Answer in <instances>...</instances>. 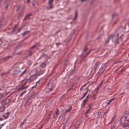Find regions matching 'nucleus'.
I'll return each instance as SVG.
<instances>
[{
	"mask_svg": "<svg viewBox=\"0 0 129 129\" xmlns=\"http://www.w3.org/2000/svg\"><path fill=\"white\" fill-rule=\"evenodd\" d=\"M24 83L22 84H21L23 85L24 86H26L27 87V88L28 87V86L27 85V82H26V81H24Z\"/></svg>",
	"mask_w": 129,
	"mask_h": 129,
	"instance_id": "nucleus-25",
	"label": "nucleus"
},
{
	"mask_svg": "<svg viewBox=\"0 0 129 129\" xmlns=\"http://www.w3.org/2000/svg\"><path fill=\"white\" fill-rule=\"evenodd\" d=\"M69 56H68L67 57V59L66 60V61H67L69 59Z\"/></svg>",
	"mask_w": 129,
	"mask_h": 129,
	"instance_id": "nucleus-60",
	"label": "nucleus"
},
{
	"mask_svg": "<svg viewBox=\"0 0 129 129\" xmlns=\"http://www.w3.org/2000/svg\"><path fill=\"white\" fill-rule=\"evenodd\" d=\"M92 108H91L90 107H89L85 114H86V113H88L89 112V111H90L92 109Z\"/></svg>",
	"mask_w": 129,
	"mask_h": 129,
	"instance_id": "nucleus-33",
	"label": "nucleus"
},
{
	"mask_svg": "<svg viewBox=\"0 0 129 129\" xmlns=\"http://www.w3.org/2000/svg\"><path fill=\"white\" fill-rule=\"evenodd\" d=\"M41 79H42V78H40V79H39V80L38 81H37V82H36V83H38V82H39L40 81H41Z\"/></svg>",
	"mask_w": 129,
	"mask_h": 129,
	"instance_id": "nucleus-50",
	"label": "nucleus"
},
{
	"mask_svg": "<svg viewBox=\"0 0 129 129\" xmlns=\"http://www.w3.org/2000/svg\"><path fill=\"white\" fill-rule=\"evenodd\" d=\"M17 90L21 91L24 89L27 88V87L26 86H24L21 84L19 87H17Z\"/></svg>",
	"mask_w": 129,
	"mask_h": 129,
	"instance_id": "nucleus-5",
	"label": "nucleus"
},
{
	"mask_svg": "<svg viewBox=\"0 0 129 129\" xmlns=\"http://www.w3.org/2000/svg\"><path fill=\"white\" fill-rule=\"evenodd\" d=\"M29 17L31 15V14H28V15H27Z\"/></svg>",
	"mask_w": 129,
	"mask_h": 129,
	"instance_id": "nucleus-61",
	"label": "nucleus"
},
{
	"mask_svg": "<svg viewBox=\"0 0 129 129\" xmlns=\"http://www.w3.org/2000/svg\"><path fill=\"white\" fill-rule=\"evenodd\" d=\"M118 119H116V120L115 121L113 125H112L110 129H114L115 127L116 124L118 122Z\"/></svg>",
	"mask_w": 129,
	"mask_h": 129,
	"instance_id": "nucleus-9",
	"label": "nucleus"
},
{
	"mask_svg": "<svg viewBox=\"0 0 129 129\" xmlns=\"http://www.w3.org/2000/svg\"><path fill=\"white\" fill-rule=\"evenodd\" d=\"M10 57H11L10 56H7L5 58V59H9Z\"/></svg>",
	"mask_w": 129,
	"mask_h": 129,
	"instance_id": "nucleus-39",
	"label": "nucleus"
},
{
	"mask_svg": "<svg viewBox=\"0 0 129 129\" xmlns=\"http://www.w3.org/2000/svg\"><path fill=\"white\" fill-rule=\"evenodd\" d=\"M3 119L2 118V117H0V121H2V120H3Z\"/></svg>",
	"mask_w": 129,
	"mask_h": 129,
	"instance_id": "nucleus-54",
	"label": "nucleus"
},
{
	"mask_svg": "<svg viewBox=\"0 0 129 129\" xmlns=\"http://www.w3.org/2000/svg\"><path fill=\"white\" fill-rule=\"evenodd\" d=\"M4 125V123H3L0 125V128H1Z\"/></svg>",
	"mask_w": 129,
	"mask_h": 129,
	"instance_id": "nucleus-46",
	"label": "nucleus"
},
{
	"mask_svg": "<svg viewBox=\"0 0 129 129\" xmlns=\"http://www.w3.org/2000/svg\"><path fill=\"white\" fill-rule=\"evenodd\" d=\"M46 66V64L45 62H43L41 64L40 66V67H44Z\"/></svg>",
	"mask_w": 129,
	"mask_h": 129,
	"instance_id": "nucleus-21",
	"label": "nucleus"
},
{
	"mask_svg": "<svg viewBox=\"0 0 129 129\" xmlns=\"http://www.w3.org/2000/svg\"><path fill=\"white\" fill-rule=\"evenodd\" d=\"M107 66V65L106 63L103 64L101 66V68H102L103 69L105 70Z\"/></svg>",
	"mask_w": 129,
	"mask_h": 129,
	"instance_id": "nucleus-18",
	"label": "nucleus"
},
{
	"mask_svg": "<svg viewBox=\"0 0 129 129\" xmlns=\"http://www.w3.org/2000/svg\"><path fill=\"white\" fill-rule=\"evenodd\" d=\"M129 112L128 111H125L124 112L121 118V124H122L124 123L125 120H127L126 119L127 118Z\"/></svg>",
	"mask_w": 129,
	"mask_h": 129,
	"instance_id": "nucleus-1",
	"label": "nucleus"
},
{
	"mask_svg": "<svg viewBox=\"0 0 129 129\" xmlns=\"http://www.w3.org/2000/svg\"><path fill=\"white\" fill-rule=\"evenodd\" d=\"M62 129H64V125L62 126Z\"/></svg>",
	"mask_w": 129,
	"mask_h": 129,
	"instance_id": "nucleus-63",
	"label": "nucleus"
},
{
	"mask_svg": "<svg viewBox=\"0 0 129 129\" xmlns=\"http://www.w3.org/2000/svg\"><path fill=\"white\" fill-rule=\"evenodd\" d=\"M36 45H34L33 46H32L30 48V49H33L35 47H36Z\"/></svg>",
	"mask_w": 129,
	"mask_h": 129,
	"instance_id": "nucleus-45",
	"label": "nucleus"
},
{
	"mask_svg": "<svg viewBox=\"0 0 129 129\" xmlns=\"http://www.w3.org/2000/svg\"><path fill=\"white\" fill-rule=\"evenodd\" d=\"M23 16L22 14V13H20L19 15L18 16L17 18L18 19H20Z\"/></svg>",
	"mask_w": 129,
	"mask_h": 129,
	"instance_id": "nucleus-23",
	"label": "nucleus"
},
{
	"mask_svg": "<svg viewBox=\"0 0 129 129\" xmlns=\"http://www.w3.org/2000/svg\"><path fill=\"white\" fill-rule=\"evenodd\" d=\"M93 104L92 103H90L88 104V106L89 107H90L91 108H92V106H93Z\"/></svg>",
	"mask_w": 129,
	"mask_h": 129,
	"instance_id": "nucleus-41",
	"label": "nucleus"
},
{
	"mask_svg": "<svg viewBox=\"0 0 129 129\" xmlns=\"http://www.w3.org/2000/svg\"><path fill=\"white\" fill-rule=\"evenodd\" d=\"M37 78V76L34 74L31 76L27 80L29 82H30L31 81H33L34 79H36Z\"/></svg>",
	"mask_w": 129,
	"mask_h": 129,
	"instance_id": "nucleus-4",
	"label": "nucleus"
},
{
	"mask_svg": "<svg viewBox=\"0 0 129 129\" xmlns=\"http://www.w3.org/2000/svg\"><path fill=\"white\" fill-rule=\"evenodd\" d=\"M48 89L49 90V91H51L52 90V88H49Z\"/></svg>",
	"mask_w": 129,
	"mask_h": 129,
	"instance_id": "nucleus-53",
	"label": "nucleus"
},
{
	"mask_svg": "<svg viewBox=\"0 0 129 129\" xmlns=\"http://www.w3.org/2000/svg\"><path fill=\"white\" fill-rule=\"evenodd\" d=\"M52 5H50L49 7L47 8L48 9H51L52 8Z\"/></svg>",
	"mask_w": 129,
	"mask_h": 129,
	"instance_id": "nucleus-35",
	"label": "nucleus"
},
{
	"mask_svg": "<svg viewBox=\"0 0 129 129\" xmlns=\"http://www.w3.org/2000/svg\"><path fill=\"white\" fill-rule=\"evenodd\" d=\"M29 18V17L27 15H26L25 17L24 20H27Z\"/></svg>",
	"mask_w": 129,
	"mask_h": 129,
	"instance_id": "nucleus-36",
	"label": "nucleus"
},
{
	"mask_svg": "<svg viewBox=\"0 0 129 129\" xmlns=\"http://www.w3.org/2000/svg\"><path fill=\"white\" fill-rule=\"evenodd\" d=\"M89 90V89H87V91H86V92H85V93H84L86 95V94H87V92Z\"/></svg>",
	"mask_w": 129,
	"mask_h": 129,
	"instance_id": "nucleus-47",
	"label": "nucleus"
},
{
	"mask_svg": "<svg viewBox=\"0 0 129 129\" xmlns=\"http://www.w3.org/2000/svg\"><path fill=\"white\" fill-rule=\"evenodd\" d=\"M75 16L74 18H73V20H74L78 16V12L77 11H76L75 13Z\"/></svg>",
	"mask_w": 129,
	"mask_h": 129,
	"instance_id": "nucleus-17",
	"label": "nucleus"
},
{
	"mask_svg": "<svg viewBox=\"0 0 129 129\" xmlns=\"http://www.w3.org/2000/svg\"><path fill=\"white\" fill-rule=\"evenodd\" d=\"M13 73L12 75H15L18 74L21 71L19 67H16L14 68L12 70Z\"/></svg>",
	"mask_w": 129,
	"mask_h": 129,
	"instance_id": "nucleus-3",
	"label": "nucleus"
},
{
	"mask_svg": "<svg viewBox=\"0 0 129 129\" xmlns=\"http://www.w3.org/2000/svg\"><path fill=\"white\" fill-rule=\"evenodd\" d=\"M9 72H6L5 73H1V76H2L3 75H5L6 76V75L8 73H9Z\"/></svg>",
	"mask_w": 129,
	"mask_h": 129,
	"instance_id": "nucleus-30",
	"label": "nucleus"
},
{
	"mask_svg": "<svg viewBox=\"0 0 129 129\" xmlns=\"http://www.w3.org/2000/svg\"><path fill=\"white\" fill-rule=\"evenodd\" d=\"M2 97V94H0V99H1Z\"/></svg>",
	"mask_w": 129,
	"mask_h": 129,
	"instance_id": "nucleus-57",
	"label": "nucleus"
},
{
	"mask_svg": "<svg viewBox=\"0 0 129 129\" xmlns=\"http://www.w3.org/2000/svg\"><path fill=\"white\" fill-rule=\"evenodd\" d=\"M115 14H113L112 15V18H113V17H114V16H115Z\"/></svg>",
	"mask_w": 129,
	"mask_h": 129,
	"instance_id": "nucleus-64",
	"label": "nucleus"
},
{
	"mask_svg": "<svg viewBox=\"0 0 129 129\" xmlns=\"http://www.w3.org/2000/svg\"><path fill=\"white\" fill-rule=\"evenodd\" d=\"M60 43H57L56 44V46H58L60 44Z\"/></svg>",
	"mask_w": 129,
	"mask_h": 129,
	"instance_id": "nucleus-52",
	"label": "nucleus"
},
{
	"mask_svg": "<svg viewBox=\"0 0 129 129\" xmlns=\"http://www.w3.org/2000/svg\"><path fill=\"white\" fill-rule=\"evenodd\" d=\"M5 10H7L8 9V7L9 6V4L7 3H6L5 4Z\"/></svg>",
	"mask_w": 129,
	"mask_h": 129,
	"instance_id": "nucleus-24",
	"label": "nucleus"
},
{
	"mask_svg": "<svg viewBox=\"0 0 129 129\" xmlns=\"http://www.w3.org/2000/svg\"><path fill=\"white\" fill-rule=\"evenodd\" d=\"M16 29H15V28H14L12 30V31H11L12 33H13L14 32H15V31Z\"/></svg>",
	"mask_w": 129,
	"mask_h": 129,
	"instance_id": "nucleus-44",
	"label": "nucleus"
},
{
	"mask_svg": "<svg viewBox=\"0 0 129 129\" xmlns=\"http://www.w3.org/2000/svg\"><path fill=\"white\" fill-rule=\"evenodd\" d=\"M85 96H86V95L84 93H83V95L80 98V99H82Z\"/></svg>",
	"mask_w": 129,
	"mask_h": 129,
	"instance_id": "nucleus-40",
	"label": "nucleus"
},
{
	"mask_svg": "<svg viewBox=\"0 0 129 129\" xmlns=\"http://www.w3.org/2000/svg\"><path fill=\"white\" fill-rule=\"evenodd\" d=\"M26 90H25V91H23L22 92H21L20 95V96H22V95H24V94L25 93H26Z\"/></svg>",
	"mask_w": 129,
	"mask_h": 129,
	"instance_id": "nucleus-28",
	"label": "nucleus"
},
{
	"mask_svg": "<svg viewBox=\"0 0 129 129\" xmlns=\"http://www.w3.org/2000/svg\"><path fill=\"white\" fill-rule=\"evenodd\" d=\"M45 72L44 70H40V71L39 72V73L37 75V76H39L43 74Z\"/></svg>",
	"mask_w": 129,
	"mask_h": 129,
	"instance_id": "nucleus-14",
	"label": "nucleus"
},
{
	"mask_svg": "<svg viewBox=\"0 0 129 129\" xmlns=\"http://www.w3.org/2000/svg\"><path fill=\"white\" fill-rule=\"evenodd\" d=\"M21 29H22L21 28H19L17 32L18 33L21 30Z\"/></svg>",
	"mask_w": 129,
	"mask_h": 129,
	"instance_id": "nucleus-48",
	"label": "nucleus"
},
{
	"mask_svg": "<svg viewBox=\"0 0 129 129\" xmlns=\"http://www.w3.org/2000/svg\"><path fill=\"white\" fill-rule=\"evenodd\" d=\"M100 64V61H98L96 62L94 64V66L93 70L94 72H95L96 70L98 67H99V65Z\"/></svg>",
	"mask_w": 129,
	"mask_h": 129,
	"instance_id": "nucleus-7",
	"label": "nucleus"
},
{
	"mask_svg": "<svg viewBox=\"0 0 129 129\" xmlns=\"http://www.w3.org/2000/svg\"><path fill=\"white\" fill-rule=\"evenodd\" d=\"M30 31H24L23 33H22V36H24V35L25 34H27L29 33Z\"/></svg>",
	"mask_w": 129,
	"mask_h": 129,
	"instance_id": "nucleus-19",
	"label": "nucleus"
},
{
	"mask_svg": "<svg viewBox=\"0 0 129 129\" xmlns=\"http://www.w3.org/2000/svg\"><path fill=\"white\" fill-rule=\"evenodd\" d=\"M115 117H114L112 119L111 121H113L115 119Z\"/></svg>",
	"mask_w": 129,
	"mask_h": 129,
	"instance_id": "nucleus-56",
	"label": "nucleus"
},
{
	"mask_svg": "<svg viewBox=\"0 0 129 129\" xmlns=\"http://www.w3.org/2000/svg\"><path fill=\"white\" fill-rule=\"evenodd\" d=\"M69 121L70 120L69 119H68L67 121H66V122H65V123H66L65 125H68V124L69 123Z\"/></svg>",
	"mask_w": 129,
	"mask_h": 129,
	"instance_id": "nucleus-27",
	"label": "nucleus"
},
{
	"mask_svg": "<svg viewBox=\"0 0 129 129\" xmlns=\"http://www.w3.org/2000/svg\"><path fill=\"white\" fill-rule=\"evenodd\" d=\"M58 112V109H57V110L55 112V114H56V116H57V113Z\"/></svg>",
	"mask_w": 129,
	"mask_h": 129,
	"instance_id": "nucleus-51",
	"label": "nucleus"
},
{
	"mask_svg": "<svg viewBox=\"0 0 129 129\" xmlns=\"http://www.w3.org/2000/svg\"><path fill=\"white\" fill-rule=\"evenodd\" d=\"M67 108H68L67 109V110H66L65 112L66 113H68L70 111H71L72 109L71 106H67Z\"/></svg>",
	"mask_w": 129,
	"mask_h": 129,
	"instance_id": "nucleus-12",
	"label": "nucleus"
},
{
	"mask_svg": "<svg viewBox=\"0 0 129 129\" xmlns=\"http://www.w3.org/2000/svg\"><path fill=\"white\" fill-rule=\"evenodd\" d=\"M53 0H49L48 2V3L50 5H52V3L53 2Z\"/></svg>",
	"mask_w": 129,
	"mask_h": 129,
	"instance_id": "nucleus-29",
	"label": "nucleus"
},
{
	"mask_svg": "<svg viewBox=\"0 0 129 129\" xmlns=\"http://www.w3.org/2000/svg\"><path fill=\"white\" fill-rule=\"evenodd\" d=\"M6 115H3V117H4L6 118H7L8 117H6Z\"/></svg>",
	"mask_w": 129,
	"mask_h": 129,
	"instance_id": "nucleus-58",
	"label": "nucleus"
},
{
	"mask_svg": "<svg viewBox=\"0 0 129 129\" xmlns=\"http://www.w3.org/2000/svg\"><path fill=\"white\" fill-rule=\"evenodd\" d=\"M124 123H123L122 124H121V123H120V125H123V128H124L125 127H126L127 126H128L129 125V123H128V120H125V121L124 122Z\"/></svg>",
	"mask_w": 129,
	"mask_h": 129,
	"instance_id": "nucleus-10",
	"label": "nucleus"
},
{
	"mask_svg": "<svg viewBox=\"0 0 129 129\" xmlns=\"http://www.w3.org/2000/svg\"><path fill=\"white\" fill-rule=\"evenodd\" d=\"M56 114L55 113L53 115V117L54 118H55V117H56Z\"/></svg>",
	"mask_w": 129,
	"mask_h": 129,
	"instance_id": "nucleus-59",
	"label": "nucleus"
},
{
	"mask_svg": "<svg viewBox=\"0 0 129 129\" xmlns=\"http://www.w3.org/2000/svg\"><path fill=\"white\" fill-rule=\"evenodd\" d=\"M27 70V68H26L25 70L20 74L19 76L20 77H22L26 73V71Z\"/></svg>",
	"mask_w": 129,
	"mask_h": 129,
	"instance_id": "nucleus-15",
	"label": "nucleus"
},
{
	"mask_svg": "<svg viewBox=\"0 0 129 129\" xmlns=\"http://www.w3.org/2000/svg\"><path fill=\"white\" fill-rule=\"evenodd\" d=\"M105 70L103 69L102 68H101L99 69V71L96 74V75L99 76L100 74L103 73H104Z\"/></svg>",
	"mask_w": 129,
	"mask_h": 129,
	"instance_id": "nucleus-8",
	"label": "nucleus"
},
{
	"mask_svg": "<svg viewBox=\"0 0 129 129\" xmlns=\"http://www.w3.org/2000/svg\"><path fill=\"white\" fill-rule=\"evenodd\" d=\"M10 113L9 112H7L6 114L7 115L6 117H8L9 115L10 114Z\"/></svg>",
	"mask_w": 129,
	"mask_h": 129,
	"instance_id": "nucleus-42",
	"label": "nucleus"
},
{
	"mask_svg": "<svg viewBox=\"0 0 129 129\" xmlns=\"http://www.w3.org/2000/svg\"><path fill=\"white\" fill-rule=\"evenodd\" d=\"M110 37H108V38L107 39V40H106V41L105 42V44H108L109 42V41L110 40Z\"/></svg>",
	"mask_w": 129,
	"mask_h": 129,
	"instance_id": "nucleus-22",
	"label": "nucleus"
},
{
	"mask_svg": "<svg viewBox=\"0 0 129 129\" xmlns=\"http://www.w3.org/2000/svg\"><path fill=\"white\" fill-rule=\"evenodd\" d=\"M27 118H25L24 120L21 123V125H22L26 123V121L27 120Z\"/></svg>",
	"mask_w": 129,
	"mask_h": 129,
	"instance_id": "nucleus-20",
	"label": "nucleus"
},
{
	"mask_svg": "<svg viewBox=\"0 0 129 129\" xmlns=\"http://www.w3.org/2000/svg\"><path fill=\"white\" fill-rule=\"evenodd\" d=\"M88 101V100H86V99H85L83 100L82 104V106L83 107H84L85 106Z\"/></svg>",
	"mask_w": 129,
	"mask_h": 129,
	"instance_id": "nucleus-16",
	"label": "nucleus"
},
{
	"mask_svg": "<svg viewBox=\"0 0 129 129\" xmlns=\"http://www.w3.org/2000/svg\"><path fill=\"white\" fill-rule=\"evenodd\" d=\"M52 85H51V88H53V84L52 83Z\"/></svg>",
	"mask_w": 129,
	"mask_h": 129,
	"instance_id": "nucleus-62",
	"label": "nucleus"
},
{
	"mask_svg": "<svg viewBox=\"0 0 129 129\" xmlns=\"http://www.w3.org/2000/svg\"><path fill=\"white\" fill-rule=\"evenodd\" d=\"M52 80L50 79V80L49 82H48L47 83V86H49L50 84L51 83V82Z\"/></svg>",
	"mask_w": 129,
	"mask_h": 129,
	"instance_id": "nucleus-37",
	"label": "nucleus"
},
{
	"mask_svg": "<svg viewBox=\"0 0 129 129\" xmlns=\"http://www.w3.org/2000/svg\"><path fill=\"white\" fill-rule=\"evenodd\" d=\"M89 96V95L88 94L86 97L85 99H86V100H88V98Z\"/></svg>",
	"mask_w": 129,
	"mask_h": 129,
	"instance_id": "nucleus-49",
	"label": "nucleus"
},
{
	"mask_svg": "<svg viewBox=\"0 0 129 129\" xmlns=\"http://www.w3.org/2000/svg\"><path fill=\"white\" fill-rule=\"evenodd\" d=\"M88 48L86 46H85V47L84 49V51L85 52H86L87 51V50H88Z\"/></svg>",
	"mask_w": 129,
	"mask_h": 129,
	"instance_id": "nucleus-38",
	"label": "nucleus"
},
{
	"mask_svg": "<svg viewBox=\"0 0 129 129\" xmlns=\"http://www.w3.org/2000/svg\"><path fill=\"white\" fill-rule=\"evenodd\" d=\"M103 81H102L99 84V85L98 86V88L96 89V92H98V90H99L100 89L101 87Z\"/></svg>",
	"mask_w": 129,
	"mask_h": 129,
	"instance_id": "nucleus-13",
	"label": "nucleus"
},
{
	"mask_svg": "<svg viewBox=\"0 0 129 129\" xmlns=\"http://www.w3.org/2000/svg\"><path fill=\"white\" fill-rule=\"evenodd\" d=\"M32 55V53L30 51L28 54L27 55H26L27 56V57H29V56H31Z\"/></svg>",
	"mask_w": 129,
	"mask_h": 129,
	"instance_id": "nucleus-32",
	"label": "nucleus"
},
{
	"mask_svg": "<svg viewBox=\"0 0 129 129\" xmlns=\"http://www.w3.org/2000/svg\"><path fill=\"white\" fill-rule=\"evenodd\" d=\"M33 71L35 72V75L36 74H37L38 72V70L37 68H34L33 70Z\"/></svg>",
	"mask_w": 129,
	"mask_h": 129,
	"instance_id": "nucleus-26",
	"label": "nucleus"
},
{
	"mask_svg": "<svg viewBox=\"0 0 129 129\" xmlns=\"http://www.w3.org/2000/svg\"><path fill=\"white\" fill-rule=\"evenodd\" d=\"M118 34H112L110 36V39H112V41L113 43L115 42L118 38Z\"/></svg>",
	"mask_w": 129,
	"mask_h": 129,
	"instance_id": "nucleus-2",
	"label": "nucleus"
},
{
	"mask_svg": "<svg viewBox=\"0 0 129 129\" xmlns=\"http://www.w3.org/2000/svg\"><path fill=\"white\" fill-rule=\"evenodd\" d=\"M110 88L108 87L107 89V91H109L110 90Z\"/></svg>",
	"mask_w": 129,
	"mask_h": 129,
	"instance_id": "nucleus-55",
	"label": "nucleus"
},
{
	"mask_svg": "<svg viewBox=\"0 0 129 129\" xmlns=\"http://www.w3.org/2000/svg\"><path fill=\"white\" fill-rule=\"evenodd\" d=\"M114 98H113L111 99V100H107V101H109V102H110V103L112 101H113V100H114Z\"/></svg>",
	"mask_w": 129,
	"mask_h": 129,
	"instance_id": "nucleus-43",
	"label": "nucleus"
},
{
	"mask_svg": "<svg viewBox=\"0 0 129 129\" xmlns=\"http://www.w3.org/2000/svg\"><path fill=\"white\" fill-rule=\"evenodd\" d=\"M86 85V84H84L83 86H81V88H80V90H82L83 89V88L84 87H85Z\"/></svg>",
	"mask_w": 129,
	"mask_h": 129,
	"instance_id": "nucleus-31",
	"label": "nucleus"
},
{
	"mask_svg": "<svg viewBox=\"0 0 129 129\" xmlns=\"http://www.w3.org/2000/svg\"><path fill=\"white\" fill-rule=\"evenodd\" d=\"M101 113L100 112H99L98 113L97 115V117H100L101 116Z\"/></svg>",
	"mask_w": 129,
	"mask_h": 129,
	"instance_id": "nucleus-34",
	"label": "nucleus"
},
{
	"mask_svg": "<svg viewBox=\"0 0 129 129\" xmlns=\"http://www.w3.org/2000/svg\"><path fill=\"white\" fill-rule=\"evenodd\" d=\"M5 107L3 105L0 104V113L4 112L5 109Z\"/></svg>",
	"mask_w": 129,
	"mask_h": 129,
	"instance_id": "nucleus-11",
	"label": "nucleus"
},
{
	"mask_svg": "<svg viewBox=\"0 0 129 129\" xmlns=\"http://www.w3.org/2000/svg\"><path fill=\"white\" fill-rule=\"evenodd\" d=\"M10 101V100L9 99H6L3 101L1 103L0 102V104H2L5 106L7 104L9 103Z\"/></svg>",
	"mask_w": 129,
	"mask_h": 129,
	"instance_id": "nucleus-6",
	"label": "nucleus"
}]
</instances>
